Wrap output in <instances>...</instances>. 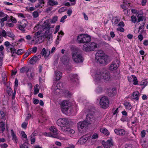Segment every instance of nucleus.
Segmentation results:
<instances>
[{
  "instance_id": "obj_1",
  "label": "nucleus",
  "mask_w": 148,
  "mask_h": 148,
  "mask_svg": "<svg viewBox=\"0 0 148 148\" xmlns=\"http://www.w3.org/2000/svg\"><path fill=\"white\" fill-rule=\"evenodd\" d=\"M94 80L96 82H100L103 79L105 82L110 81V73L104 69H97L95 72Z\"/></svg>"
},
{
  "instance_id": "obj_2",
  "label": "nucleus",
  "mask_w": 148,
  "mask_h": 148,
  "mask_svg": "<svg viewBox=\"0 0 148 148\" xmlns=\"http://www.w3.org/2000/svg\"><path fill=\"white\" fill-rule=\"evenodd\" d=\"M95 59L98 63L104 65L107 64L110 61L108 56L101 50L97 51L95 54Z\"/></svg>"
},
{
  "instance_id": "obj_3",
  "label": "nucleus",
  "mask_w": 148,
  "mask_h": 148,
  "mask_svg": "<svg viewBox=\"0 0 148 148\" xmlns=\"http://www.w3.org/2000/svg\"><path fill=\"white\" fill-rule=\"evenodd\" d=\"M61 109L62 112L66 115H70L72 112V110L70 107L69 102L64 100L60 103Z\"/></svg>"
},
{
  "instance_id": "obj_4",
  "label": "nucleus",
  "mask_w": 148,
  "mask_h": 148,
  "mask_svg": "<svg viewBox=\"0 0 148 148\" xmlns=\"http://www.w3.org/2000/svg\"><path fill=\"white\" fill-rule=\"evenodd\" d=\"M77 39L78 42L80 43H87L91 40L90 36L87 34L80 35L77 36Z\"/></svg>"
},
{
  "instance_id": "obj_5",
  "label": "nucleus",
  "mask_w": 148,
  "mask_h": 148,
  "mask_svg": "<svg viewBox=\"0 0 148 148\" xmlns=\"http://www.w3.org/2000/svg\"><path fill=\"white\" fill-rule=\"evenodd\" d=\"M97 44L94 42H92L89 44H86L84 45L83 50L86 52H89L94 51L95 49L97 48Z\"/></svg>"
},
{
  "instance_id": "obj_6",
  "label": "nucleus",
  "mask_w": 148,
  "mask_h": 148,
  "mask_svg": "<svg viewBox=\"0 0 148 148\" xmlns=\"http://www.w3.org/2000/svg\"><path fill=\"white\" fill-rule=\"evenodd\" d=\"M99 104L100 107L103 109L107 108L109 106V100L107 97H102L100 100Z\"/></svg>"
},
{
  "instance_id": "obj_7",
  "label": "nucleus",
  "mask_w": 148,
  "mask_h": 148,
  "mask_svg": "<svg viewBox=\"0 0 148 148\" xmlns=\"http://www.w3.org/2000/svg\"><path fill=\"white\" fill-rule=\"evenodd\" d=\"M72 58L76 63L82 62L84 60V58L82 55L77 52L72 53Z\"/></svg>"
},
{
  "instance_id": "obj_8",
  "label": "nucleus",
  "mask_w": 148,
  "mask_h": 148,
  "mask_svg": "<svg viewBox=\"0 0 148 148\" xmlns=\"http://www.w3.org/2000/svg\"><path fill=\"white\" fill-rule=\"evenodd\" d=\"M85 121L88 124H90L98 121V120L95 118L92 115L88 114L86 116Z\"/></svg>"
},
{
  "instance_id": "obj_9",
  "label": "nucleus",
  "mask_w": 148,
  "mask_h": 148,
  "mask_svg": "<svg viewBox=\"0 0 148 148\" xmlns=\"http://www.w3.org/2000/svg\"><path fill=\"white\" fill-rule=\"evenodd\" d=\"M69 123L68 120L66 118H60L57 121V124L58 125L62 128L68 125Z\"/></svg>"
},
{
  "instance_id": "obj_10",
  "label": "nucleus",
  "mask_w": 148,
  "mask_h": 148,
  "mask_svg": "<svg viewBox=\"0 0 148 148\" xmlns=\"http://www.w3.org/2000/svg\"><path fill=\"white\" fill-rule=\"evenodd\" d=\"M62 84L61 82L57 84H53L52 86V89L54 93L57 95L59 93L60 91V88L62 87Z\"/></svg>"
},
{
  "instance_id": "obj_11",
  "label": "nucleus",
  "mask_w": 148,
  "mask_h": 148,
  "mask_svg": "<svg viewBox=\"0 0 148 148\" xmlns=\"http://www.w3.org/2000/svg\"><path fill=\"white\" fill-rule=\"evenodd\" d=\"M119 61L118 60L112 62L109 66V70L110 71L112 72L116 71L119 66Z\"/></svg>"
},
{
  "instance_id": "obj_12",
  "label": "nucleus",
  "mask_w": 148,
  "mask_h": 148,
  "mask_svg": "<svg viewBox=\"0 0 148 148\" xmlns=\"http://www.w3.org/2000/svg\"><path fill=\"white\" fill-rule=\"evenodd\" d=\"M102 144L105 148H110L114 145V143L112 139L111 138L107 140L106 142L103 141Z\"/></svg>"
},
{
  "instance_id": "obj_13",
  "label": "nucleus",
  "mask_w": 148,
  "mask_h": 148,
  "mask_svg": "<svg viewBox=\"0 0 148 148\" xmlns=\"http://www.w3.org/2000/svg\"><path fill=\"white\" fill-rule=\"evenodd\" d=\"M27 24V22L26 20L25 19L23 20L19 23V24H18V28L21 30L25 32V28Z\"/></svg>"
},
{
  "instance_id": "obj_14",
  "label": "nucleus",
  "mask_w": 148,
  "mask_h": 148,
  "mask_svg": "<svg viewBox=\"0 0 148 148\" xmlns=\"http://www.w3.org/2000/svg\"><path fill=\"white\" fill-rule=\"evenodd\" d=\"M51 53L50 49L47 48L46 49L45 48H43L42 49L40 54L42 56H44L45 59L47 58L49 56Z\"/></svg>"
},
{
  "instance_id": "obj_15",
  "label": "nucleus",
  "mask_w": 148,
  "mask_h": 148,
  "mask_svg": "<svg viewBox=\"0 0 148 148\" xmlns=\"http://www.w3.org/2000/svg\"><path fill=\"white\" fill-rule=\"evenodd\" d=\"M88 124L86 121L79 122L77 124V127L78 130L79 131H81L84 128L86 127Z\"/></svg>"
},
{
  "instance_id": "obj_16",
  "label": "nucleus",
  "mask_w": 148,
  "mask_h": 148,
  "mask_svg": "<svg viewBox=\"0 0 148 148\" xmlns=\"http://www.w3.org/2000/svg\"><path fill=\"white\" fill-rule=\"evenodd\" d=\"M123 4L122 5L121 7L123 9V11L124 12V14L127 15V14L128 11V10L127 9V8L126 6H130L128 5L130 4V3H129L126 0H123Z\"/></svg>"
},
{
  "instance_id": "obj_17",
  "label": "nucleus",
  "mask_w": 148,
  "mask_h": 148,
  "mask_svg": "<svg viewBox=\"0 0 148 148\" xmlns=\"http://www.w3.org/2000/svg\"><path fill=\"white\" fill-rule=\"evenodd\" d=\"M61 131L64 132H68L71 134H73L75 133V131L69 127H64L61 128Z\"/></svg>"
},
{
  "instance_id": "obj_18",
  "label": "nucleus",
  "mask_w": 148,
  "mask_h": 148,
  "mask_svg": "<svg viewBox=\"0 0 148 148\" xmlns=\"http://www.w3.org/2000/svg\"><path fill=\"white\" fill-rule=\"evenodd\" d=\"M41 58V56L40 55H38V56H35L30 59L29 61L30 63L31 64H34L40 60Z\"/></svg>"
},
{
  "instance_id": "obj_19",
  "label": "nucleus",
  "mask_w": 148,
  "mask_h": 148,
  "mask_svg": "<svg viewBox=\"0 0 148 148\" xmlns=\"http://www.w3.org/2000/svg\"><path fill=\"white\" fill-rule=\"evenodd\" d=\"M89 136H86V135L83 136L78 140V143L80 145L85 143L89 139Z\"/></svg>"
},
{
  "instance_id": "obj_20",
  "label": "nucleus",
  "mask_w": 148,
  "mask_h": 148,
  "mask_svg": "<svg viewBox=\"0 0 148 148\" xmlns=\"http://www.w3.org/2000/svg\"><path fill=\"white\" fill-rule=\"evenodd\" d=\"M70 80L72 82H76L78 80L77 75L76 74H71L69 75Z\"/></svg>"
},
{
  "instance_id": "obj_21",
  "label": "nucleus",
  "mask_w": 148,
  "mask_h": 148,
  "mask_svg": "<svg viewBox=\"0 0 148 148\" xmlns=\"http://www.w3.org/2000/svg\"><path fill=\"white\" fill-rule=\"evenodd\" d=\"M140 94L138 91L134 92L132 96V98L136 100H138L139 99V97L140 96Z\"/></svg>"
},
{
  "instance_id": "obj_22",
  "label": "nucleus",
  "mask_w": 148,
  "mask_h": 148,
  "mask_svg": "<svg viewBox=\"0 0 148 148\" xmlns=\"http://www.w3.org/2000/svg\"><path fill=\"white\" fill-rule=\"evenodd\" d=\"M55 76L56 80H59L62 77V73L59 71H56L55 72Z\"/></svg>"
},
{
  "instance_id": "obj_23",
  "label": "nucleus",
  "mask_w": 148,
  "mask_h": 148,
  "mask_svg": "<svg viewBox=\"0 0 148 148\" xmlns=\"http://www.w3.org/2000/svg\"><path fill=\"white\" fill-rule=\"evenodd\" d=\"M58 4L57 1H55L54 0H48L47 5L50 6L56 5Z\"/></svg>"
},
{
  "instance_id": "obj_24",
  "label": "nucleus",
  "mask_w": 148,
  "mask_h": 148,
  "mask_svg": "<svg viewBox=\"0 0 148 148\" xmlns=\"http://www.w3.org/2000/svg\"><path fill=\"white\" fill-rule=\"evenodd\" d=\"M45 0H39L38 2L36 4L35 7L36 8L40 7L42 8L44 4H45L44 1Z\"/></svg>"
},
{
  "instance_id": "obj_25",
  "label": "nucleus",
  "mask_w": 148,
  "mask_h": 148,
  "mask_svg": "<svg viewBox=\"0 0 148 148\" xmlns=\"http://www.w3.org/2000/svg\"><path fill=\"white\" fill-rule=\"evenodd\" d=\"M49 129L53 133L52 135H55L56 136V138H57V135L58 134V131L56 128L54 126H52L49 128Z\"/></svg>"
},
{
  "instance_id": "obj_26",
  "label": "nucleus",
  "mask_w": 148,
  "mask_h": 148,
  "mask_svg": "<svg viewBox=\"0 0 148 148\" xmlns=\"http://www.w3.org/2000/svg\"><path fill=\"white\" fill-rule=\"evenodd\" d=\"M108 95L110 96H113L116 93V90L114 88L110 89L108 90Z\"/></svg>"
},
{
  "instance_id": "obj_27",
  "label": "nucleus",
  "mask_w": 148,
  "mask_h": 148,
  "mask_svg": "<svg viewBox=\"0 0 148 148\" xmlns=\"http://www.w3.org/2000/svg\"><path fill=\"white\" fill-rule=\"evenodd\" d=\"M52 23L51 19H49L46 20L44 22L45 26V28H47L48 29H50V24Z\"/></svg>"
},
{
  "instance_id": "obj_28",
  "label": "nucleus",
  "mask_w": 148,
  "mask_h": 148,
  "mask_svg": "<svg viewBox=\"0 0 148 148\" xmlns=\"http://www.w3.org/2000/svg\"><path fill=\"white\" fill-rule=\"evenodd\" d=\"M121 135L125 136V138H124V140H123L124 141H125L127 140V133L123 129H121Z\"/></svg>"
},
{
  "instance_id": "obj_29",
  "label": "nucleus",
  "mask_w": 148,
  "mask_h": 148,
  "mask_svg": "<svg viewBox=\"0 0 148 148\" xmlns=\"http://www.w3.org/2000/svg\"><path fill=\"white\" fill-rule=\"evenodd\" d=\"M123 105L126 109L130 110L132 108V106L130 104L129 102H125L123 103Z\"/></svg>"
},
{
  "instance_id": "obj_30",
  "label": "nucleus",
  "mask_w": 148,
  "mask_h": 148,
  "mask_svg": "<svg viewBox=\"0 0 148 148\" xmlns=\"http://www.w3.org/2000/svg\"><path fill=\"white\" fill-rule=\"evenodd\" d=\"M100 131L101 132L106 135H108L110 134L109 132H108L107 129L105 128H101L100 129Z\"/></svg>"
},
{
  "instance_id": "obj_31",
  "label": "nucleus",
  "mask_w": 148,
  "mask_h": 148,
  "mask_svg": "<svg viewBox=\"0 0 148 148\" xmlns=\"http://www.w3.org/2000/svg\"><path fill=\"white\" fill-rule=\"evenodd\" d=\"M5 125L3 122H1L0 124V132L2 133L4 130Z\"/></svg>"
},
{
  "instance_id": "obj_32",
  "label": "nucleus",
  "mask_w": 148,
  "mask_h": 148,
  "mask_svg": "<svg viewBox=\"0 0 148 148\" xmlns=\"http://www.w3.org/2000/svg\"><path fill=\"white\" fill-rule=\"evenodd\" d=\"M119 20L116 17L114 18L112 20V23L113 25H115L119 22Z\"/></svg>"
},
{
  "instance_id": "obj_33",
  "label": "nucleus",
  "mask_w": 148,
  "mask_h": 148,
  "mask_svg": "<svg viewBox=\"0 0 148 148\" xmlns=\"http://www.w3.org/2000/svg\"><path fill=\"white\" fill-rule=\"evenodd\" d=\"M148 82L146 80H143L140 82V85L143 86V87L142 88L143 89L147 84Z\"/></svg>"
},
{
  "instance_id": "obj_34",
  "label": "nucleus",
  "mask_w": 148,
  "mask_h": 148,
  "mask_svg": "<svg viewBox=\"0 0 148 148\" xmlns=\"http://www.w3.org/2000/svg\"><path fill=\"white\" fill-rule=\"evenodd\" d=\"M11 134L12 136V139L13 140H14L15 141H16L17 140L16 136V135L14 133L13 130L12 129L11 130Z\"/></svg>"
},
{
  "instance_id": "obj_35",
  "label": "nucleus",
  "mask_w": 148,
  "mask_h": 148,
  "mask_svg": "<svg viewBox=\"0 0 148 148\" xmlns=\"http://www.w3.org/2000/svg\"><path fill=\"white\" fill-rule=\"evenodd\" d=\"M10 50L11 51V53L12 54L11 56L12 57H15L14 54L15 53H16V49L14 48V47L13 46H12V47H11L10 48Z\"/></svg>"
},
{
  "instance_id": "obj_36",
  "label": "nucleus",
  "mask_w": 148,
  "mask_h": 148,
  "mask_svg": "<svg viewBox=\"0 0 148 148\" xmlns=\"http://www.w3.org/2000/svg\"><path fill=\"white\" fill-rule=\"evenodd\" d=\"M7 92L8 95L10 96L11 95V94L12 92V90L10 87L7 86Z\"/></svg>"
},
{
  "instance_id": "obj_37",
  "label": "nucleus",
  "mask_w": 148,
  "mask_h": 148,
  "mask_svg": "<svg viewBox=\"0 0 148 148\" xmlns=\"http://www.w3.org/2000/svg\"><path fill=\"white\" fill-rule=\"evenodd\" d=\"M138 17V22H139L140 21H143V15L141 14H138L137 16Z\"/></svg>"
},
{
  "instance_id": "obj_38",
  "label": "nucleus",
  "mask_w": 148,
  "mask_h": 148,
  "mask_svg": "<svg viewBox=\"0 0 148 148\" xmlns=\"http://www.w3.org/2000/svg\"><path fill=\"white\" fill-rule=\"evenodd\" d=\"M28 144L27 143L25 142L23 144L20 145V148H29L28 147Z\"/></svg>"
},
{
  "instance_id": "obj_39",
  "label": "nucleus",
  "mask_w": 148,
  "mask_h": 148,
  "mask_svg": "<svg viewBox=\"0 0 148 148\" xmlns=\"http://www.w3.org/2000/svg\"><path fill=\"white\" fill-rule=\"evenodd\" d=\"M132 77L133 79V84L135 85L137 84H138V81L136 77L134 75H132Z\"/></svg>"
},
{
  "instance_id": "obj_40",
  "label": "nucleus",
  "mask_w": 148,
  "mask_h": 148,
  "mask_svg": "<svg viewBox=\"0 0 148 148\" xmlns=\"http://www.w3.org/2000/svg\"><path fill=\"white\" fill-rule=\"evenodd\" d=\"M39 86L38 85H36V87L34 88V94L36 95L39 92Z\"/></svg>"
},
{
  "instance_id": "obj_41",
  "label": "nucleus",
  "mask_w": 148,
  "mask_h": 148,
  "mask_svg": "<svg viewBox=\"0 0 148 148\" xmlns=\"http://www.w3.org/2000/svg\"><path fill=\"white\" fill-rule=\"evenodd\" d=\"M44 134L45 135L47 136H49L52 137H56V136L55 135H52V134L51 133H47L46 132H45Z\"/></svg>"
},
{
  "instance_id": "obj_42",
  "label": "nucleus",
  "mask_w": 148,
  "mask_h": 148,
  "mask_svg": "<svg viewBox=\"0 0 148 148\" xmlns=\"http://www.w3.org/2000/svg\"><path fill=\"white\" fill-rule=\"evenodd\" d=\"M103 90L102 88L101 87L99 86L97 88L96 92L97 93H100L102 92Z\"/></svg>"
},
{
  "instance_id": "obj_43",
  "label": "nucleus",
  "mask_w": 148,
  "mask_h": 148,
  "mask_svg": "<svg viewBox=\"0 0 148 148\" xmlns=\"http://www.w3.org/2000/svg\"><path fill=\"white\" fill-rule=\"evenodd\" d=\"M7 36L11 38H13L15 36L13 34L10 32H7Z\"/></svg>"
},
{
  "instance_id": "obj_44",
  "label": "nucleus",
  "mask_w": 148,
  "mask_h": 148,
  "mask_svg": "<svg viewBox=\"0 0 148 148\" xmlns=\"http://www.w3.org/2000/svg\"><path fill=\"white\" fill-rule=\"evenodd\" d=\"M24 52L23 50L22 49H18L16 53L18 55H20Z\"/></svg>"
},
{
  "instance_id": "obj_45",
  "label": "nucleus",
  "mask_w": 148,
  "mask_h": 148,
  "mask_svg": "<svg viewBox=\"0 0 148 148\" xmlns=\"http://www.w3.org/2000/svg\"><path fill=\"white\" fill-rule=\"evenodd\" d=\"M4 18L0 19L1 21L4 22L6 21L7 20L8 18H9V16L8 15L5 14V16H4Z\"/></svg>"
},
{
  "instance_id": "obj_46",
  "label": "nucleus",
  "mask_w": 148,
  "mask_h": 148,
  "mask_svg": "<svg viewBox=\"0 0 148 148\" xmlns=\"http://www.w3.org/2000/svg\"><path fill=\"white\" fill-rule=\"evenodd\" d=\"M131 21L133 23H135L136 22L137 18L135 16L133 15L131 17Z\"/></svg>"
},
{
  "instance_id": "obj_47",
  "label": "nucleus",
  "mask_w": 148,
  "mask_h": 148,
  "mask_svg": "<svg viewBox=\"0 0 148 148\" xmlns=\"http://www.w3.org/2000/svg\"><path fill=\"white\" fill-rule=\"evenodd\" d=\"M26 66H25L23 67L20 69V72L21 73H24L25 72L26 69Z\"/></svg>"
},
{
  "instance_id": "obj_48",
  "label": "nucleus",
  "mask_w": 148,
  "mask_h": 148,
  "mask_svg": "<svg viewBox=\"0 0 148 148\" xmlns=\"http://www.w3.org/2000/svg\"><path fill=\"white\" fill-rule=\"evenodd\" d=\"M31 49H32V52H33L34 53H35L36 52L37 50V48L36 47H34L32 48L29 49L28 51H29L30 52V51H31L30 50Z\"/></svg>"
},
{
  "instance_id": "obj_49",
  "label": "nucleus",
  "mask_w": 148,
  "mask_h": 148,
  "mask_svg": "<svg viewBox=\"0 0 148 148\" xmlns=\"http://www.w3.org/2000/svg\"><path fill=\"white\" fill-rule=\"evenodd\" d=\"M7 35V32L6 33V31L4 30H3L1 33V37H6V36Z\"/></svg>"
},
{
  "instance_id": "obj_50",
  "label": "nucleus",
  "mask_w": 148,
  "mask_h": 148,
  "mask_svg": "<svg viewBox=\"0 0 148 148\" xmlns=\"http://www.w3.org/2000/svg\"><path fill=\"white\" fill-rule=\"evenodd\" d=\"M58 18V17L56 16H54L53 18L52 19H51V23H54L56 22L57 21Z\"/></svg>"
},
{
  "instance_id": "obj_51",
  "label": "nucleus",
  "mask_w": 148,
  "mask_h": 148,
  "mask_svg": "<svg viewBox=\"0 0 148 148\" xmlns=\"http://www.w3.org/2000/svg\"><path fill=\"white\" fill-rule=\"evenodd\" d=\"M30 137H31L30 139L31 141V143L32 144H33L35 142V138L34 136L33 137L32 136V135H31Z\"/></svg>"
},
{
  "instance_id": "obj_52",
  "label": "nucleus",
  "mask_w": 148,
  "mask_h": 148,
  "mask_svg": "<svg viewBox=\"0 0 148 148\" xmlns=\"http://www.w3.org/2000/svg\"><path fill=\"white\" fill-rule=\"evenodd\" d=\"M27 123L26 122H24L22 124L21 126L22 128L26 129L27 125Z\"/></svg>"
},
{
  "instance_id": "obj_53",
  "label": "nucleus",
  "mask_w": 148,
  "mask_h": 148,
  "mask_svg": "<svg viewBox=\"0 0 148 148\" xmlns=\"http://www.w3.org/2000/svg\"><path fill=\"white\" fill-rule=\"evenodd\" d=\"M10 20H11L12 22L14 23H16L17 22V21L16 19L13 17L12 16H11Z\"/></svg>"
},
{
  "instance_id": "obj_54",
  "label": "nucleus",
  "mask_w": 148,
  "mask_h": 148,
  "mask_svg": "<svg viewBox=\"0 0 148 148\" xmlns=\"http://www.w3.org/2000/svg\"><path fill=\"white\" fill-rule=\"evenodd\" d=\"M34 17L35 18H36L38 16V14L37 12L36 11H34L33 13Z\"/></svg>"
},
{
  "instance_id": "obj_55",
  "label": "nucleus",
  "mask_w": 148,
  "mask_h": 148,
  "mask_svg": "<svg viewBox=\"0 0 148 148\" xmlns=\"http://www.w3.org/2000/svg\"><path fill=\"white\" fill-rule=\"evenodd\" d=\"M145 131V130H143L141 132V136L142 138H144L145 137L146 135Z\"/></svg>"
},
{
  "instance_id": "obj_56",
  "label": "nucleus",
  "mask_w": 148,
  "mask_h": 148,
  "mask_svg": "<svg viewBox=\"0 0 148 148\" xmlns=\"http://www.w3.org/2000/svg\"><path fill=\"white\" fill-rule=\"evenodd\" d=\"M31 52V51H30L29 52H27L23 56V59H25L30 54Z\"/></svg>"
},
{
  "instance_id": "obj_57",
  "label": "nucleus",
  "mask_w": 148,
  "mask_h": 148,
  "mask_svg": "<svg viewBox=\"0 0 148 148\" xmlns=\"http://www.w3.org/2000/svg\"><path fill=\"white\" fill-rule=\"evenodd\" d=\"M98 137V135L96 134H94L92 136V138L93 139H96Z\"/></svg>"
},
{
  "instance_id": "obj_58",
  "label": "nucleus",
  "mask_w": 148,
  "mask_h": 148,
  "mask_svg": "<svg viewBox=\"0 0 148 148\" xmlns=\"http://www.w3.org/2000/svg\"><path fill=\"white\" fill-rule=\"evenodd\" d=\"M67 16L66 15L62 17L61 18V19L60 22H61L64 23V20L66 19L67 18Z\"/></svg>"
},
{
  "instance_id": "obj_59",
  "label": "nucleus",
  "mask_w": 148,
  "mask_h": 148,
  "mask_svg": "<svg viewBox=\"0 0 148 148\" xmlns=\"http://www.w3.org/2000/svg\"><path fill=\"white\" fill-rule=\"evenodd\" d=\"M21 134L22 135V137H23L24 138H26L27 137V136L26 135V134L25 133V132L24 131H22L21 132Z\"/></svg>"
},
{
  "instance_id": "obj_60",
  "label": "nucleus",
  "mask_w": 148,
  "mask_h": 148,
  "mask_svg": "<svg viewBox=\"0 0 148 148\" xmlns=\"http://www.w3.org/2000/svg\"><path fill=\"white\" fill-rule=\"evenodd\" d=\"M114 131L115 133L118 135H120V130L117 129H115L114 130Z\"/></svg>"
},
{
  "instance_id": "obj_61",
  "label": "nucleus",
  "mask_w": 148,
  "mask_h": 148,
  "mask_svg": "<svg viewBox=\"0 0 148 148\" xmlns=\"http://www.w3.org/2000/svg\"><path fill=\"white\" fill-rule=\"evenodd\" d=\"M5 25L7 26H9L10 27H12L14 26V25L13 23H7Z\"/></svg>"
},
{
  "instance_id": "obj_62",
  "label": "nucleus",
  "mask_w": 148,
  "mask_h": 148,
  "mask_svg": "<svg viewBox=\"0 0 148 148\" xmlns=\"http://www.w3.org/2000/svg\"><path fill=\"white\" fill-rule=\"evenodd\" d=\"M0 114H1V116L2 117H5V114L4 113L3 111L2 110H0Z\"/></svg>"
},
{
  "instance_id": "obj_63",
  "label": "nucleus",
  "mask_w": 148,
  "mask_h": 148,
  "mask_svg": "<svg viewBox=\"0 0 148 148\" xmlns=\"http://www.w3.org/2000/svg\"><path fill=\"white\" fill-rule=\"evenodd\" d=\"M4 45L7 47L11 45L10 44L9 42L8 41H6L4 43Z\"/></svg>"
},
{
  "instance_id": "obj_64",
  "label": "nucleus",
  "mask_w": 148,
  "mask_h": 148,
  "mask_svg": "<svg viewBox=\"0 0 148 148\" xmlns=\"http://www.w3.org/2000/svg\"><path fill=\"white\" fill-rule=\"evenodd\" d=\"M1 146L2 148H6L8 147V145L5 143L2 144L1 145Z\"/></svg>"
}]
</instances>
